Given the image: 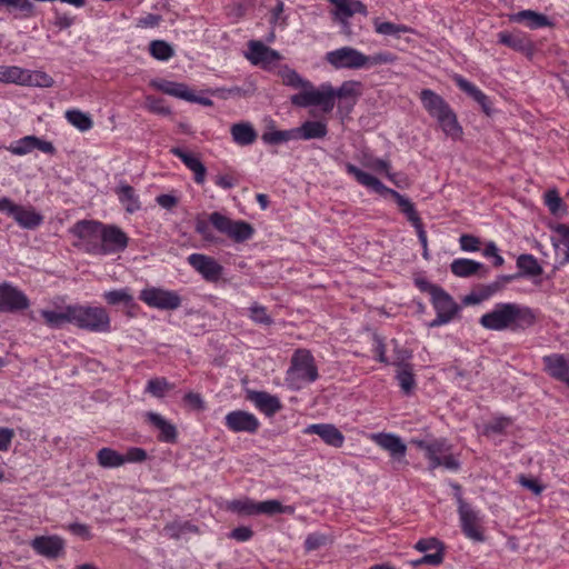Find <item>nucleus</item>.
Returning <instances> with one entry per match:
<instances>
[{
    "mask_svg": "<svg viewBox=\"0 0 569 569\" xmlns=\"http://www.w3.org/2000/svg\"><path fill=\"white\" fill-rule=\"evenodd\" d=\"M535 321L536 317L529 307L515 302H499L479 319L485 329L492 331L523 330L531 327Z\"/></svg>",
    "mask_w": 569,
    "mask_h": 569,
    "instance_id": "obj_1",
    "label": "nucleus"
},
{
    "mask_svg": "<svg viewBox=\"0 0 569 569\" xmlns=\"http://www.w3.org/2000/svg\"><path fill=\"white\" fill-rule=\"evenodd\" d=\"M359 86L360 82L357 81H345L338 89H335L330 83H322L318 92H309L300 97L299 103L315 104V107H320L323 112L329 113L333 110L338 98L340 103H347L348 110H350L356 103L357 87Z\"/></svg>",
    "mask_w": 569,
    "mask_h": 569,
    "instance_id": "obj_2",
    "label": "nucleus"
},
{
    "mask_svg": "<svg viewBox=\"0 0 569 569\" xmlns=\"http://www.w3.org/2000/svg\"><path fill=\"white\" fill-rule=\"evenodd\" d=\"M345 168L347 173L352 176L359 184L372 190L373 192L382 197L391 196L397 202L400 210L407 216L408 220L413 226L419 224L421 222L416 211L415 204L410 201V199L402 196L398 191L386 187L378 178L362 171L357 166L350 162L346 163Z\"/></svg>",
    "mask_w": 569,
    "mask_h": 569,
    "instance_id": "obj_3",
    "label": "nucleus"
},
{
    "mask_svg": "<svg viewBox=\"0 0 569 569\" xmlns=\"http://www.w3.org/2000/svg\"><path fill=\"white\" fill-rule=\"evenodd\" d=\"M318 377V368L311 352L306 349L297 350L287 371L289 385L295 389H300L303 383L315 382Z\"/></svg>",
    "mask_w": 569,
    "mask_h": 569,
    "instance_id": "obj_4",
    "label": "nucleus"
},
{
    "mask_svg": "<svg viewBox=\"0 0 569 569\" xmlns=\"http://www.w3.org/2000/svg\"><path fill=\"white\" fill-rule=\"evenodd\" d=\"M71 320L80 329L91 332L110 331V317L102 307L73 305Z\"/></svg>",
    "mask_w": 569,
    "mask_h": 569,
    "instance_id": "obj_5",
    "label": "nucleus"
},
{
    "mask_svg": "<svg viewBox=\"0 0 569 569\" xmlns=\"http://www.w3.org/2000/svg\"><path fill=\"white\" fill-rule=\"evenodd\" d=\"M103 223L94 220H80L72 226L70 232L78 238L76 246L87 253L100 256Z\"/></svg>",
    "mask_w": 569,
    "mask_h": 569,
    "instance_id": "obj_6",
    "label": "nucleus"
},
{
    "mask_svg": "<svg viewBox=\"0 0 569 569\" xmlns=\"http://www.w3.org/2000/svg\"><path fill=\"white\" fill-rule=\"evenodd\" d=\"M456 501L458 505L460 527L463 535L476 542L485 541V535L481 528L482 516L480 515V511L466 502L459 493L456 495Z\"/></svg>",
    "mask_w": 569,
    "mask_h": 569,
    "instance_id": "obj_7",
    "label": "nucleus"
},
{
    "mask_svg": "<svg viewBox=\"0 0 569 569\" xmlns=\"http://www.w3.org/2000/svg\"><path fill=\"white\" fill-rule=\"evenodd\" d=\"M0 212L11 217L21 228L33 230L43 222V216L33 207L14 203L8 197L0 198Z\"/></svg>",
    "mask_w": 569,
    "mask_h": 569,
    "instance_id": "obj_8",
    "label": "nucleus"
},
{
    "mask_svg": "<svg viewBox=\"0 0 569 569\" xmlns=\"http://www.w3.org/2000/svg\"><path fill=\"white\" fill-rule=\"evenodd\" d=\"M209 221L221 233L227 234L234 242H244L253 236V228L242 220H231L227 216L214 211L210 213Z\"/></svg>",
    "mask_w": 569,
    "mask_h": 569,
    "instance_id": "obj_9",
    "label": "nucleus"
},
{
    "mask_svg": "<svg viewBox=\"0 0 569 569\" xmlns=\"http://www.w3.org/2000/svg\"><path fill=\"white\" fill-rule=\"evenodd\" d=\"M139 299L148 307L160 310H176L182 302L177 291L158 287H147L142 289Z\"/></svg>",
    "mask_w": 569,
    "mask_h": 569,
    "instance_id": "obj_10",
    "label": "nucleus"
},
{
    "mask_svg": "<svg viewBox=\"0 0 569 569\" xmlns=\"http://www.w3.org/2000/svg\"><path fill=\"white\" fill-rule=\"evenodd\" d=\"M431 303L437 312L436 318L429 323L430 328L449 323L460 310L459 305L442 288L431 298Z\"/></svg>",
    "mask_w": 569,
    "mask_h": 569,
    "instance_id": "obj_11",
    "label": "nucleus"
},
{
    "mask_svg": "<svg viewBox=\"0 0 569 569\" xmlns=\"http://www.w3.org/2000/svg\"><path fill=\"white\" fill-rule=\"evenodd\" d=\"M365 53L352 48L341 47L326 53V61L335 69H363Z\"/></svg>",
    "mask_w": 569,
    "mask_h": 569,
    "instance_id": "obj_12",
    "label": "nucleus"
},
{
    "mask_svg": "<svg viewBox=\"0 0 569 569\" xmlns=\"http://www.w3.org/2000/svg\"><path fill=\"white\" fill-rule=\"evenodd\" d=\"M279 76L282 80V83L287 87H291L293 89H301L300 92L291 96L290 101L293 106L300 108L315 107V104H301L299 103L300 97L307 94L309 92H318V89L307 79H303L296 70L289 68L288 66H282L279 70Z\"/></svg>",
    "mask_w": 569,
    "mask_h": 569,
    "instance_id": "obj_13",
    "label": "nucleus"
},
{
    "mask_svg": "<svg viewBox=\"0 0 569 569\" xmlns=\"http://www.w3.org/2000/svg\"><path fill=\"white\" fill-rule=\"evenodd\" d=\"M30 307L27 295L10 282L0 283V312H18Z\"/></svg>",
    "mask_w": 569,
    "mask_h": 569,
    "instance_id": "obj_14",
    "label": "nucleus"
},
{
    "mask_svg": "<svg viewBox=\"0 0 569 569\" xmlns=\"http://www.w3.org/2000/svg\"><path fill=\"white\" fill-rule=\"evenodd\" d=\"M128 236L114 224H103L100 256L114 254L128 247Z\"/></svg>",
    "mask_w": 569,
    "mask_h": 569,
    "instance_id": "obj_15",
    "label": "nucleus"
},
{
    "mask_svg": "<svg viewBox=\"0 0 569 569\" xmlns=\"http://www.w3.org/2000/svg\"><path fill=\"white\" fill-rule=\"evenodd\" d=\"M545 372L569 388V355L550 353L542 357Z\"/></svg>",
    "mask_w": 569,
    "mask_h": 569,
    "instance_id": "obj_16",
    "label": "nucleus"
},
{
    "mask_svg": "<svg viewBox=\"0 0 569 569\" xmlns=\"http://www.w3.org/2000/svg\"><path fill=\"white\" fill-rule=\"evenodd\" d=\"M412 443L418 449L423 451L425 457L429 461L428 469L431 471L440 467V459L443 457L445 453L449 452L451 449L447 440L443 438L430 440H413Z\"/></svg>",
    "mask_w": 569,
    "mask_h": 569,
    "instance_id": "obj_17",
    "label": "nucleus"
},
{
    "mask_svg": "<svg viewBox=\"0 0 569 569\" xmlns=\"http://www.w3.org/2000/svg\"><path fill=\"white\" fill-rule=\"evenodd\" d=\"M226 427L232 432L256 433L260 428L258 418L244 410H233L224 417Z\"/></svg>",
    "mask_w": 569,
    "mask_h": 569,
    "instance_id": "obj_18",
    "label": "nucleus"
},
{
    "mask_svg": "<svg viewBox=\"0 0 569 569\" xmlns=\"http://www.w3.org/2000/svg\"><path fill=\"white\" fill-rule=\"evenodd\" d=\"M249 52L247 59L254 66H261L263 69H270L276 62L281 59V54L263 44L260 41L251 40L248 43Z\"/></svg>",
    "mask_w": 569,
    "mask_h": 569,
    "instance_id": "obj_19",
    "label": "nucleus"
},
{
    "mask_svg": "<svg viewBox=\"0 0 569 569\" xmlns=\"http://www.w3.org/2000/svg\"><path fill=\"white\" fill-rule=\"evenodd\" d=\"M188 263L199 272L204 280L214 282L222 274V266L210 256L202 253H192L188 257Z\"/></svg>",
    "mask_w": 569,
    "mask_h": 569,
    "instance_id": "obj_20",
    "label": "nucleus"
},
{
    "mask_svg": "<svg viewBox=\"0 0 569 569\" xmlns=\"http://www.w3.org/2000/svg\"><path fill=\"white\" fill-rule=\"evenodd\" d=\"M31 548L48 559L59 558L64 550V540L59 536H38L30 542Z\"/></svg>",
    "mask_w": 569,
    "mask_h": 569,
    "instance_id": "obj_21",
    "label": "nucleus"
},
{
    "mask_svg": "<svg viewBox=\"0 0 569 569\" xmlns=\"http://www.w3.org/2000/svg\"><path fill=\"white\" fill-rule=\"evenodd\" d=\"M7 149L16 156H24L36 149L48 154H53L56 152V148L50 141L41 140L36 136H26L13 141Z\"/></svg>",
    "mask_w": 569,
    "mask_h": 569,
    "instance_id": "obj_22",
    "label": "nucleus"
},
{
    "mask_svg": "<svg viewBox=\"0 0 569 569\" xmlns=\"http://www.w3.org/2000/svg\"><path fill=\"white\" fill-rule=\"evenodd\" d=\"M331 4L335 6V18L341 24L343 30L349 29L348 19L351 18L356 13H360L362 16H367V7L359 0H328Z\"/></svg>",
    "mask_w": 569,
    "mask_h": 569,
    "instance_id": "obj_23",
    "label": "nucleus"
},
{
    "mask_svg": "<svg viewBox=\"0 0 569 569\" xmlns=\"http://www.w3.org/2000/svg\"><path fill=\"white\" fill-rule=\"evenodd\" d=\"M306 435H317L321 440L333 448H341L345 443L343 433L331 423H313L306 427Z\"/></svg>",
    "mask_w": 569,
    "mask_h": 569,
    "instance_id": "obj_24",
    "label": "nucleus"
},
{
    "mask_svg": "<svg viewBox=\"0 0 569 569\" xmlns=\"http://www.w3.org/2000/svg\"><path fill=\"white\" fill-rule=\"evenodd\" d=\"M451 272L460 278H468L478 274L480 278H486L489 274V268L483 263L467 259H455L450 264Z\"/></svg>",
    "mask_w": 569,
    "mask_h": 569,
    "instance_id": "obj_25",
    "label": "nucleus"
},
{
    "mask_svg": "<svg viewBox=\"0 0 569 569\" xmlns=\"http://www.w3.org/2000/svg\"><path fill=\"white\" fill-rule=\"evenodd\" d=\"M247 399L268 417H272L282 408L279 398L266 391L249 390Z\"/></svg>",
    "mask_w": 569,
    "mask_h": 569,
    "instance_id": "obj_26",
    "label": "nucleus"
},
{
    "mask_svg": "<svg viewBox=\"0 0 569 569\" xmlns=\"http://www.w3.org/2000/svg\"><path fill=\"white\" fill-rule=\"evenodd\" d=\"M509 20L516 23H522L531 30L552 26L550 19L540 12L527 9L509 16Z\"/></svg>",
    "mask_w": 569,
    "mask_h": 569,
    "instance_id": "obj_27",
    "label": "nucleus"
},
{
    "mask_svg": "<svg viewBox=\"0 0 569 569\" xmlns=\"http://www.w3.org/2000/svg\"><path fill=\"white\" fill-rule=\"evenodd\" d=\"M373 441L383 450L388 451L395 459H401L406 456L407 446L400 437L393 433H377L372 436Z\"/></svg>",
    "mask_w": 569,
    "mask_h": 569,
    "instance_id": "obj_28",
    "label": "nucleus"
},
{
    "mask_svg": "<svg viewBox=\"0 0 569 569\" xmlns=\"http://www.w3.org/2000/svg\"><path fill=\"white\" fill-rule=\"evenodd\" d=\"M150 86L166 94H169V96H172L176 98H180L186 101L196 99V94L192 93L189 90L188 86L184 83L163 80V79H157V80H152L150 82Z\"/></svg>",
    "mask_w": 569,
    "mask_h": 569,
    "instance_id": "obj_29",
    "label": "nucleus"
},
{
    "mask_svg": "<svg viewBox=\"0 0 569 569\" xmlns=\"http://www.w3.org/2000/svg\"><path fill=\"white\" fill-rule=\"evenodd\" d=\"M171 153L179 158L183 164L194 173V181L198 184H202L206 180L207 169L198 157L189 153L181 148H172Z\"/></svg>",
    "mask_w": 569,
    "mask_h": 569,
    "instance_id": "obj_30",
    "label": "nucleus"
},
{
    "mask_svg": "<svg viewBox=\"0 0 569 569\" xmlns=\"http://www.w3.org/2000/svg\"><path fill=\"white\" fill-rule=\"evenodd\" d=\"M453 80L460 90L469 94L475 101H477L480 104L482 111L487 116L491 114V101L488 96H486L479 88H477L473 83H471L461 76H455Z\"/></svg>",
    "mask_w": 569,
    "mask_h": 569,
    "instance_id": "obj_31",
    "label": "nucleus"
},
{
    "mask_svg": "<svg viewBox=\"0 0 569 569\" xmlns=\"http://www.w3.org/2000/svg\"><path fill=\"white\" fill-rule=\"evenodd\" d=\"M420 100L430 117L436 118L451 108L448 102L431 89H423L420 92Z\"/></svg>",
    "mask_w": 569,
    "mask_h": 569,
    "instance_id": "obj_32",
    "label": "nucleus"
},
{
    "mask_svg": "<svg viewBox=\"0 0 569 569\" xmlns=\"http://www.w3.org/2000/svg\"><path fill=\"white\" fill-rule=\"evenodd\" d=\"M498 42L519 52H530L532 50L531 40L521 31H501L498 33Z\"/></svg>",
    "mask_w": 569,
    "mask_h": 569,
    "instance_id": "obj_33",
    "label": "nucleus"
},
{
    "mask_svg": "<svg viewBox=\"0 0 569 569\" xmlns=\"http://www.w3.org/2000/svg\"><path fill=\"white\" fill-rule=\"evenodd\" d=\"M146 416L148 421L160 431L159 439L161 441L172 443L177 440L176 427L167 421L161 415L149 411Z\"/></svg>",
    "mask_w": 569,
    "mask_h": 569,
    "instance_id": "obj_34",
    "label": "nucleus"
},
{
    "mask_svg": "<svg viewBox=\"0 0 569 569\" xmlns=\"http://www.w3.org/2000/svg\"><path fill=\"white\" fill-rule=\"evenodd\" d=\"M232 140L239 146H250L257 140V131L249 122H238L231 126Z\"/></svg>",
    "mask_w": 569,
    "mask_h": 569,
    "instance_id": "obj_35",
    "label": "nucleus"
},
{
    "mask_svg": "<svg viewBox=\"0 0 569 569\" xmlns=\"http://www.w3.org/2000/svg\"><path fill=\"white\" fill-rule=\"evenodd\" d=\"M298 140L322 139L328 133V127L322 121H305L297 127Z\"/></svg>",
    "mask_w": 569,
    "mask_h": 569,
    "instance_id": "obj_36",
    "label": "nucleus"
},
{
    "mask_svg": "<svg viewBox=\"0 0 569 569\" xmlns=\"http://www.w3.org/2000/svg\"><path fill=\"white\" fill-rule=\"evenodd\" d=\"M435 119L437 120L446 136L452 139H459L461 137L462 128L458 123L457 116L451 108H449L448 111L441 113Z\"/></svg>",
    "mask_w": 569,
    "mask_h": 569,
    "instance_id": "obj_37",
    "label": "nucleus"
},
{
    "mask_svg": "<svg viewBox=\"0 0 569 569\" xmlns=\"http://www.w3.org/2000/svg\"><path fill=\"white\" fill-rule=\"evenodd\" d=\"M517 268L519 269V278L521 277H538L543 272L542 267L538 260L529 253L520 254L517 259Z\"/></svg>",
    "mask_w": 569,
    "mask_h": 569,
    "instance_id": "obj_38",
    "label": "nucleus"
},
{
    "mask_svg": "<svg viewBox=\"0 0 569 569\" xmlns=\"http://www.w3.org/2000/svg\"><path fill=\"white\" fill-rule=\"evenodd\" d=\"M72 306L64 307L61 311L54 310H40V315L44 319L46 325L50 328H60L63 323H72L71 320Z\"/></svg>",
    "mask_w": 569,
    "mask_h": 569,
    "instance_id": "obj_39",
    "label": "nucleus"
},
{
    "mask_svg": "<svg viewBox=\"0 0 569 569\" xmlns=\"http://www.w3.org/2000/svg\"><path fill=\"white\" fill-rule=\"evenodd\" d=\"M117 194L120 202L126 207V210L133 213L140 209V202L134 189L129 184H120L117 189Z\"/></svg>",
    "mask_w": 569,
    "mask_h": 569,
    "instance_id": "obj_40",
    "label": "nucleus"
},
{
    "mask_svg": "<svg viewBox=\"0 0 569 569\" xmlns=\"http://www.w3.org/2000/svg\"><path fill=\"white\" fill-rule=\"evenodd\" d=\"M396 379L401 388V391L409 396L416 389V379L411 366L398 367Z\"/></svg>",
    "mask_w": 569,
    "mask_h": 569,
    "instance_id": "obj_41",
    "label": "nucleus"
},
{
    "mask_svg": "<svg viewBox=\"0 0 569 569\" xmlns=\"http://www.w3.org/2000/svg\"><path fill=\"white\" fill-rule=\"evenodd\" d=\"M164 533L171 539H180L187 533H197L198 527L189 521H173L163 528Z\"/></svg>",
    "mask_w": 569,
    "mask_h": 569,
    "instance_id": "obj_42",
    "label": "nucleus"
},
{
    "mask_svg": "<svg viewBox=\"0 0 569 569\" xmlns=\"http://www.w3.org/2000/svg\"><path fill=\"white\" fill-rule=\"evenodd\" d=\"M98 463L103 468H117L124 463L122 455L111 448H102L97 453Z\"/></svg>",
    "mask_w": 569,
    "mask_h": 569,
    "instance_id": "obj_43",
    "label": "nucleus"
},
{
    "mask_svg": "<svg viewBox=\"0 0 569 569\" xmlns=\"http://www.w3.org/2000/svg\"><path fill=\"white\" fill-rule=\"evenodd\" d=\"M262 140L268 144H280L290 140H298L297 128L264 132L262 134Z\"/></svg>",
    "mask_w": 569,
    "mask_h": 569,
    "instance_id": "obj_44",
    "label": "nucleus"
},
{
    "mask_svg": "<svg viewBox=\"0 0 569 569\" xmlns=\"http://www.w3.org/2000/svg\"><path fill=\"white\" fill-rule=\"evenodd\" d=\"M258 515L263 513L268 516H273L278 513H288L291 515L295 512V508L292 506H283L278 500H266L258 502Z\"/></svg>",
    "mask_w": 569,
    "mask_h": 569,
    "instance_id": "obj_45",
    "label": "nucleus"
},
{
    "mask_svg": "<svg viewBox=\"0 0 569 569\" xmlns=\"http://www.w3.org/2000/svg\"><path fill=\"white\" fill-rule=\"evenodd\" d=\"M67 120L77 129L84 132L93 127V121L88 113L73 109L66 112Z\"/></svg>",
    "mask_w": 569,
    "mask_h": 569,
    "instance_id": "obj_46",
    "label": "nucleus"
},
{
    "mask_svg": "<svg viewBox=\"0 0 569 569\" xmlns=\"http://www.w3.org/2000/svg\"><path fill=\"white\" fill-rule=\"evenodd\" d=\"M516 279H519V274L499 276L493 282L481 286L479 291L482 293V298L488 299L496 292L500 291L507 283Z\"/></svg>",
    "mask_w": 569,
    "mask_h": 569,
    "instance_id": "obj_47",
    "label": "nucleus"
},
{
    "mask_svg": "<svg viewBox=\"0 0 569 569\" xmlns=\"http://www.w3.org/2000/svg\"><path fill=\"white\" fill-rule=\"evenodd\" d=\"M150 54L160 61H167L174 56L173 48L163 40H153L149 46Z\"/></svg>",
    "mask_w": 569,
    "mask_h": 569,
    "instance_id": "obj_48",
    "label": "nucleus"
},
{
    "mask_svg": "<svg viewBox=\"0 0 569 569\" xmlns=\"http://www.w3.org/2000/svg\"><path fill=\"white\" fill-rule=\"evenodd\" d=\"M26 70L17 67H0V82L23 84Z\"/></svg>",
    "mask_w": 569,
    "mask_h": 569,
    "instance_id": "obj_49",
    "label": "nucleus"
},
{
    "mask_svg": "<svg viewBox=\"0 0 569 569\" xmlns=\"http://www.w3.org/2000/svg\"><path fill=\"white\" fill-rule=\"evenodd\" d=\"M173 385H171L166 378L159 377L150 379L146 386V392L152 395L156 398H163L166 392L173 389Z\"/></svg>",
    "mask_w": 569,
    "mask_h": 569,
    "instance_id": "obj_50",
    "label": "nucleus"
},
{
    "mask_svg": "<svg viewBox=\"0 0 569 569\" xmlns=\"http://www.w3.org/2000/svg\"><path fill=\"white\" fill-rule=\"evenodd\" d=\"M228 508L231 511L238 512L240 515H258V502L249 498L232 500L229 502Z\"/></svg>",
    "mask_w": 569,
    "mask_h": 569,
    "instance_id": "obj_51",
    "label": "nucleus"
},
{
    "mask_svg": "<svg viewBox=\"0 0 569 569\" xmlns=\"http://www.w3.org/2000/svg\"><path fill=\"white\" fill-rule=\"evenodd\" d=\"M397 60V56L389 51H380L371 56H366L363 59V68L369 69L376 66L392 64Z\"/></svg>",
    "mask_w": 569,
    "mask_h": 569,
    "instance_id": "obj_52",
    "label": "nucleus"
},
{
    "mask_svg": "<svg viewBox=\"0 0 569 569\" xmlns=\"http://www.w3.org/2000/svg\"><path fill=\"white\" fill-rule=\"evenodd\" d=\"M391 343L393 347V356L390 365L396 366L397 368L411 366V363H409V360L412 358V352L409 349L400 346V343L396 339H392Z\"/></svg>",
    "mask_w": 569,
    "mask_h": 569,
    "instance_id": "obj_53",
    "label": "nucleus"
},
{
    "mask_svg": "<svg viewBox=\"0 0 569 569\" xmlns=\"http://www.w3.org/2000/svg\"><path fill=\"white\" fill-rule=\"evenodd\" d=\"M365 167L376 172H383L392 183H395L397 187H400L399 182L396 180V174L391 172V163L388 160L376 158L369 162H366Z\"/></svg>",
    "mask_w": 569,
    "mask_h": 569,
    "instance_id": "obj_54",
    "label": "nucleus"
},
{
    "mask_svg": "<svg viewBox=\"0 0 569 569\" xmlns=\"http://www.w3.org/2000/svg\"><path fill=\"white\" fill-rule=\"evenodd\" d=\"M103 298L109 305H119L123 303L126 306H130L133 301V297L129 292V289H119L107 291L103 295Z\"/></svg>",
    "mask_w": 569,
    "mask_h": 569,
    "instance_id": "obj_55",
    "label": "nucleus"
},
{
    "mask_svg": "<svg viewBox=\"0 0 569 569\" xmlns=\"http://www.w3.org/2000/svg\"><path fill=\"white\" fill-rule=\"evenodd\" d=\"M53 80L50 76L42 71H34L30 73L26 70L24 81L22 86H37V87H51Z\"/></svg>",
    "mask_w": 569,
    "mask_h": 569,
    "instance_id": "obj_56",
    "label": "nucleus"
},
{
    "mask_svg": "<svg viewBox=\"0 0 569 569\" xmlns=\"http://www.w3.org/2000/svg\"><path fill=\"white\" fill-rule=\"evenodd\" d=\"M146 107L150 112L157 114L168 116L171 113L170 108L164 104V100L153 96H148L146 98Z\"/></svg>",
    "mask_w": 569,
    "mask_h": 569,
    "instance_id": "obj_57",
    "label": "nucleus"
},
{
    "mask_svg": "<svg viewBox=\"0 0 569 569\" xmlns=\"http://www.w3.org/2000/svg\"><path fill=\"white\" fill-rule=\"evenodd\" d=\"M509 426L510 420L508 418H497L485 426L483 433L486 436L502 435Z\"/></svg>",
    "mask_w": 569,
    "mask_h": 569,
    "instance_id": "obj_58",
    "label": "nucleus"
},
{
    "mask_svg": "<svg viewBox=\"0 0 569 569\" xmlns=\"http://www.w3.org/2000/svg\"><path fill=\"white\" fill-rule=\"evenodd\" d=\"M407 28L401 24H395L392 22H380L376 23V32L385 36H396L406 32Z\"/></svg>",
    "mask_w": 569,
    "mask_h": 569,
    "instance_id": "obj_59",
    "label": "nucleus"
},
{
    "mask_svg": "<svg viewBox=\"0 0 569 569\" xmlns=\"http://www.w3.org/2000/svg\"><path fill=\"white\" fill-rule=\"evenodd\" d=\"M460 248L463 251L476 252L480 250L479 238L465 233L459 238Z\"/></svg>",
    "mask_w": 569,
    "mask_h": 569,
    "instance_id": "obj_60",
    "label": "nucleus"
},
{
    "mask_svg": "<svg viewBox=\"0 0 569 569\" xmlns=\"http://www.w3.org/2000/svg\"><path fill=\"white\" fill-rule=\"evenodd\" d=\"M327 543V537L322 533L313 532L308 535L305 540V548L307 551H313Z\"/></svg>",
    "mask_w": 569,
    "mask_h": 569,
    "instance_id": "obj_61",
    "label": "nucleus"
},
{
    "mask_svg": "<svg viewBox=\"0 0 569 569\" xmlns=\"http://www.w3.org/2000/svg\"><path fill=\"white\" fill-rule=\"evenodd\" d=\"M250 317L257 323L270 325L272 322V319L267 313V309L262 306H252L250 308Z\"/></svg>",
    "mask_w": 569,
    "mask_h": 569,
    "instance_id": "obj_62",
    "label": "nucleus"
},
{
    "mask_svg": "<svg viewBox=\"0 0 569 569\" xmlns=\"http://www.w3.org/2000/svg\"><path fill=\"white\" fill-rule=\"evenodd\" d=\"M122 459L126 462H142L147 459V451L142 448L132 447L129 448L126 455H122Z\"/></svg>",
    "mask_w": 569,
    "mask_h": 569,
    "instance_id": "obj_63",
    "label": "nucleus"
},
{
    "mask_svg": "<svg viewBox=\"0 0 569 569\" xmlns=\"http://www.w3.org/2000/svg\"><path fill=\"white\" fill-rule=\"evenodd\" d=\"M415 284L421 292L429 293L430 298H432L441 289L440 286L431 283L423 277H417L415 279Z\"/></svg>",
    "mask_w": 569,
    "mask_h": 569,
    "instance_id": "obj_64",
    "label": "nucleus"
}]
</instances>
